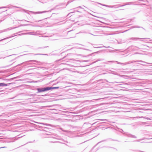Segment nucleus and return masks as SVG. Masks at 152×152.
<instances>
[{
	"label": "nucleus",
	"instance_id": "nucleus-1",
	"mask_svg": "<svg viewBox=\"0 0 152 152\" xmlns=\"http://www.w3.org/2000/svg\"><path fill=\"white\" fill-rule=\"evenodd\" d=\"M59 88V87H48L44 88H38L37 90L39 92H44L45 91H48L50 90L53 89H56L58 88Z\"/></svg>",
	"mask_w": 152,
	"mask_h": 152
},
{
	"label": "nucleus",
	"instance_id": "nucleus-2",
	"mask_svg": "<svg viewBox=\"0 0 152 152\" xmlns=\"http://www.w3.org/2000/svg\"><path fill=\"white\" fill-rule=\"evenodd\" d=\"M121 130L122 131V132H123V133L126 136H127V137H132V138H137V137L136 136H135V135H133L132 134H129L128 133H126V132H124V131L122 129H121Z\"/></svg>",
	"mask_w": 152,
	"mask_h": 152
},
{
	"label": "nucleus",
	"instance_id": "nucleus-3",
	"mask_svg": "<svg viewBox=\"0 0 152 152\" xmlns=\"http://www.w3.org/2000/svg\"><path fill=\"white\" fill-rule=\"evenodd\" d=\"M112 108H114V110H113V111H114L115 112H117L119 111V109L120 108L119 107H111Z\"/></svg>",
	"mask_w": 152,
	"mask_h": 152
},
{
	"label": "nucleus",
	"instance_id": "nucleus-4",
	"mask_svg": "<svg viewBox=\"0 0 152 152\" xmlns=\"http://www.w3.org/2000/svg\"><path fill=\"white\" fill-rule=\"evenodd\" d=\"M152 139V135H149V137L147 138H143L142 139H139V140H137L135 141H137V142H139L140 141V140H142L145 139Z\"/></svg>",
	"mask_w": 152,
	"mask_h": 152
},
{
	"label": "nucleus",
	"instance_id": "nucleus-5",
	"mask_svg": "<svg viewBox=\"0 0 152 152\" xmlns=\"http://www.w3.org/2000/svg\"><path fill=\"white\" fill-rule=\"evenodd\" d=\"M72 114V113H69L67 112V117L68 116H70L71 117L72 116H73V115Z\"/></svg>",
	"mask_w": 152,
	"mask_h": 152
},
{
	"label": "nucleus",
	"instance_id": "nucleus-6",
	"mask_svg": "<svg viewBox=\"0 0 152 152\" xmlns=\"http://www.w3.org/2000/svg\"><path fill=\"white\" fill-rule=\"evenodd\" d=\"M7 84L4 83H0V86H7Z\"/></svg>",
	"mask_w": 152,
	"mask_h": 152
},
{
	"label": "nucleus",
	"instance_id": "nucleus-7",
	"mask_svg": "<svg viewBox=\"0 0 152 152\" xmlns=\"http://www.w3.org/2000/svg\"><path fill=\"white\" fill-rule=\"evenodd\" d=\"M52 107L51 106H47L45 107L47 108L48 110H54V109H49V108H50V107Z\"/></svg>",
	"mask_w": 152,
	"mask_h": 152
},
{
	"label": "nucleus",
	"instance_id": "nucleus-8",
	"mask_svg": "<svg viewBox=\"0 0 152 152\" xmlns=\"http://www.w3.org/2000/svg\"><path fill=\"white\" fill-rule=\"evenodd\" d=\"M106 140H102L101 141H100L99 142H98V143H97V144L95 145L93 148H94L95 146H96V145H97L98 144H99V143H100V142H103V141H105Z\"/></svg>",
	"mask_w": 152,
	"mask_h": 152
},
{
	"label": "nucleus",
	"instance_id": "nucleus-9",
	"mask_svg": "<svg viewBox=\"0 0 152 152\" xmlns=\"http://www.w3.org/2000/svg\"><path fill=\"white\" fill-rule=\"evenodd\" d=\"M98 120L100 121H105L107 122L108 121V120L107 119H98Z\"/></svg>",
	"mask_w": 152,
	"mask_h": 152
},
{
	"label": "nucleus",
	"instance_id": "nucleus-10",
	"mask_svg": "<svg viewBox=\"0 0 152 152\" xmlns=\"http://www.w3.org/2000/svg\"><path fill=\"white\" fill-rule=\"evenodd\" d=\"M45 125L46 126H52V125L51 124H45Z\"/></svg>",
	"mask_w": 152,
	"mask_h": 152
},
{
	"label": "nucleus",
	"instance_id": "nucleus-11",
	"mask_svg": "<svg viewBox=\"0 0 152 152\" xmlns=\"http://www.w3.org/2000/svg\"><path fill=\"white\" fill-rule=\"evenodd\" d=\"M50 142H53V143H56V142H60L59 141H55V142H52L51 141Z\"/></svg>",
	"mask_w": 152,
	"mask_h": 152
},
{
	"label": "nucleus",
	"instance_id": "nucleus-12",
	"mask_svg": "<svg viewBox=\"0 0 152 152\" xmlns=\"http://www.w3.org/2000/svg\"><path fill=\"white\" fill-rule=\"evenodd\" d=\"M37 127H39V128H42V126H39V125H38Z\"/></svg>",
	"mask_w": 152,
	"mask_h": 152
},
{
	"label": "nucleus",
	"instance_id": "nucleus-13",
	"mask_svg": "<svg viewBox=\"0 0 152 152\" xmlns=\"http://www.w3.org/2000/svg\"><path fill=\"white\" fill-rule=\"evenodd\" d=\"M5 147H1L0 148H5Z\"/></svg>",
	"mask_w": 152,
	"mask_h": 152
},
{
	"label": "nucleus",
	"instance_id": "nucleus-14",
	"mask_svg": "<svg viewBox=\"0 0 152 152\" xmlns=\"http://www.w3.org/2000/svg\"><path fill=\"white\" fill-rule=\"evenodd\" d=\"M113 140V141H117V140Z\"/></svg>",
	"mask_w": 152,
	"mask_h": 152
},
{
	"label": "nucleus",
	"instance_id": "nucleus-15",
	"mask_svg": "<svg viewBox=\"0 0 152 152\" xmlns=\"http://www.w3.org/2000/svg\"><path fill=\"white\" fill-rule=\"evenodd\" d=\"M102 123H106V122H102Z\"/></svg>",
	"mask_w": 152,
	"mask_h": 152
},
{
	"label": "nucleus",
	"instance_id": "nucleus-16",
	"mask_svg": "<svg viewBox=\"0 0 152 152\" xmlns=\"http://www.w3.org/2000/svg\"><path fill=\"white\" fill-rule=\"evenodd\" d=\"M39 124H43V123H39Z\"/></svg>",
	"mask_w": 152,
	"mask_h": 152
},
{
	"label": "nucleus",
	"instance_id": "nucleus-17",
	"mask_svg": "<svg viewBox=\"0 0 152 152\" xmlns=\"http://www.w3.org/2000/svg\"><path fill=\"white\" fill-rule=\"evenodd\" d=\"M60 129H61V130H62V128H60Z\"/></svg>",
	"mask_w": 152,
	"mask_h": 152
},
{
	"label": "nucleus",
	"instance_id": "nucleus-18",
	"mask_svg": "<svg viewBox=\"0 0 152 152\" xmlns=\"http://www.w3.org/2000/svg\"><path fill=\"white\" fill-rule=\"evenodd\" d=\"M45 128V129H48V128H46V127H45V128Z\"/></svg>",
	"mask_w": 152,
	"mask_h": 152
}]
</instances>
